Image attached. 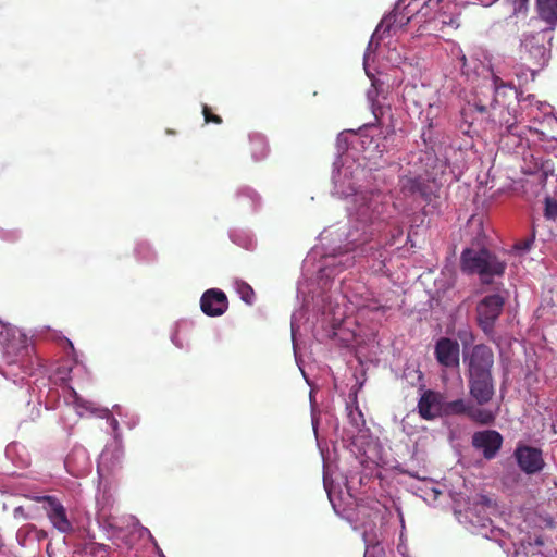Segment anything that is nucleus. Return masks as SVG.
<instances>
[{
	"mask_svg": "<svg viewBox=\"0 0 557 557\" xmlns=\"http://www.w3.org/2000/svg\"><path fill=\"white\" fill-rule=\"evenodd\" d=\"M123 458V447H122V440H113V442L104 447L102 450L97 472L98 478L100 479V482L104 480L106 474L104 470L113 469L114 467L119 466L121 460Z\"/></svg>",
	"mask_w": 557,
	"mask_h": 557,
	"instance_id": "20",
	"label": "nucleus"
},
{
	"mask_svg": "<svg viewBox=\"0 0 557 557\" xmlns=\"http://www.w3.org/2000/svg\"><path fill=\"white\" fill-rule=\"evenodd\" d=\"M469 395L478 407L483 408L495 395L493 374L468 377Z\"/></svg>",
	"mask_w": 557,
	"mask_h": 557,
	"instance_id": "16",
	"label": "nucleus"
},
{
	"mask_svg": "<svg viewBox=\"0 0 557 557\" xmlns=\"http://www.w3.org/2000/svg\"><path fill=\"white\" fill-rule=\"evenodd\" d=\"M491 76L481 86L474 98V108L481 114H487L493 126L506 127L515 132V124L533 119L540 102L534 95H523L511 83L505 82L500 71L491 69Z\"/></svg>",
	"mask_w": 557,
	"mask_h": 557,
	"instance_id": "2",
	"label": "nucleus"
},
{
	"mask_svg": "<svg viewBox=\"0 0 557 557\" xmlns=\"http://www.w3.org/2000/svg\"><path fill=\"white\" fill-rule=\"evenodd\" d=\"M534 239H535V233L532 232L530 235H528L515 243V245L512 246L513 251L519 256H522V255L529 252L534 244Z\"/></svg>",
	"mask_w": 557,
	"mask_h": 557,
	"instance_id": "35",
	"label": "nucleus"
},
{
	"mask_svg": "<svg viewBox=\"0 0 557 557\" xmlns=\"http://www.w3.org/2000/svg\"><path fill=\"white\" fill-rule=\"evenodd\" d=\"M66 471L73 476H84L91 470V460L87 449L75 445L64 460Z\"/></svg>",
	"mask_w": 557,
	"mask_h": 557,
	"instance_id": "18",
	"label": "nucleus"
},
{
	"mask_svg": "<svg viewBox=\"0 0 557 557\" xmlns=\"http://www.w3.org/2000/svg\"><path fill=\"white\" fill-rule=\"evenodd\" d=\"M236 198L238 201L247 202L251 210H256L261 201L258 193L248 186L238 188L236 191Z\"/></svg>",
	"mask_w": 557,
	"mask_h": 557,
	"instance_id": "33",
	"label": "nucleus"
},
{
	"mask_svg": "<svg viewBox=\"0 0 557 557\" xmlns=\"http://www.w3.org/2000/svg\"><path fill=\"white\" fill-rule=\"evenodd\" d=\"M462 272L478 274L483 284L491 283L493 276H500L506 269V262L486 248H466L460 257Z\"/></svg>",
	"mask_w": 557,
	"mask_h": 557,
	"instance_id": "5",
	"label": "nucleus"
},
{
	"mask_svg": "<svg viewBox=\"0 0 557 557\" xmlns=\"http://www.w3.org/2000/svg\"><path fill=\"white\" fill-rule=\"evenodd\" d=\"M251 145V157L255 161L264 159L268 154V144L261 134H251L249 136Z\"/></svg>",
	"mask_w": 557,
	"mask_h": 557,
	"instance_id": "32",
	"label": "nucleus"
},
{
	"mask_svg": "<svg viewBox=\"0 0 557 557\" xmlns=\"http://www.w3.org/2000/svg\"><path fill=\"white\" fill-rule=\"evenodd\" d=\"M379 173L367 170L351 153L337 156L332 171V194L350 200L347 231L337 234L329 250L322 253L317 247L302 263L304 280L315 275L319 294L313 295L321 312L320 323L329 337L336 335L348 312V304L355 309L385 312L389 307L380 302L361 282L352 283L347 276L332 290L335 277L356 263L381 273L389 258L388 248L397 245L403 227L392 221L394 208L387 194L375 184Z\"/></svg>",
	"mask_w": 557,
	"mask_h": 557,
	"instance_id": "1",
	"label": "nucleus"
},
{
	"mask_svg": "<svg viewBox=\"0 0 557 557\" xmlns=\"http://www.w3.org/2000/svg\"><path fill=\"white\" fill-rule=\"evenodd\" d=\"M362 539L366 544L364 557H387L373 530L363 531Z\"/></svg>",
	"mask_w": 557,
	"mask_h": 557,
	"instance_id": "28",
	"label": "nucleus"
},
{
	"mask_svg": "<svg viewBox=\"0 0 557 557\" xmlns=\"http://www.w3.org/2000/svg\"><path fill=\"white\" fill-rule=\"evenodd\" d=\"M36 537L34 539V544L40 543L45 539H47L48 534L45 530H40L36 527Z\"/></svg>",
	"mask_w": 557,
	"mask_h": 557,
	"instance_id": "46",
	"label": "nucleus"
},
{
	"mask_svg": "<svg viewBox=\"0 0 557 557\" xmlns=\"http://www.w3.org/2000/svg\"><path fill=\"white\" fill-rule=\"evenodd\" d=\"M13 517L15 519H23V520L30 519V515L26 512V510L23 506H17L14 508Z\"/></svg>",
	"mask_w": 557,
	"mask_h": 557,
	"instance_id": "44",
	"label": "nucleus"
},
{
	"mask_svg": "<svg viewBox=\"0 0 557 557\" xmlns=\"http://www.w3.org/2000/svg\"><path fill=\"white\" fill-rule=\"evenodd\" d=\"M171 341L180 349L188 347L187 341L185 338H181L177 330L172 333Z\"/></svg>",
	"mask_w": 557,
	"mask_h": 557,
	"instance_id": "42",
	"label": "nucleus"
},
{
	"mask_svg": "<svg viewBox=\"0 0 557 557\" xmlns=\"http://www.w3.org/2000/svg\"><path fill=\"white\" fill-rule=\"evenodd\" d=\"M297 290H298V296H299L300 294H302V295L305 296V295H306V293H307V292L305 290L304 283H301V282H299Z\"/></svg>",
	"mask_w": 557,
	"mask_h": 557,
	"instance_id": "49",
	"label": "nucleus"
},
{
	"mask_svg": "<svg viewBox=\"0 0 557 557\" xmlns=\"http://www.w3.org/2000/svg\"><path fill=\"white\" fill-rule=\"evenodd\" d=\"M536 11L547 27L555 29L557 26V0H536Z\"/></svg>",
	"mask_w": 557,
	"mask_h": 557,
	"instance_id": "22",
	"label": "nucleus"
},
{
	"mask_svg": "<svg viewBox=\"0 0 557 557\" xmlns=\"http://www.w3.org/2000/svg\"><path fill=\"white\" fill-rule=\"evenodd\" d=\"M5 457L17 468H25L30 463L29 455L20 443H10L5 447Z\"/></svg>",
	"mask_w": 557,
	"mask_h": 557,
	"instance_id": "25",
	"label": "nucleus"
},
{
	"mask_svg": "<svg viewBox=\"0 0 557 557\" xmlns=\"http://www.w3.org/2000/svg\"><path fill=\"white\" fill-rule=\"evenodd\" d=\"M235 284H236V289H237L238 294L240 295V298L247 304H252L255 293H253V289L251 288V286L243 281H236Z\"/></svg>",
	"mask_w": 557,
	"mask_h": 557,
	"instance_id": "37",
	"label": "nucleus"
},
{
	"mask_svg": "<svg viewBox=\"0 0 557 557\" xmlns=\"http://www.w3.org/2000/svg\"><path fill=\"white\" fill-rule=\"evenodd\" d=\"M418 409L424 419L435 418L441 409L438 396L431 391L424 393L418 403Z\"/></svg>",
	"mask_w": 557,
	"mask_h": 557,
	"instance_id": "24",
	"label": "nucleus"
},
{
	"mask_svg": "<svg viewBox=\"0 0 557 557\" xmlns=\"http://www.w3.org/2000/svg\"><path fill=\"white\" fill-rule=\"evenodd\" d=\"M36 534L35 524H24L16 532V541L22 547H29L34 545Z\"/></svg>",
	"mask_w": 557,
	"mask_h": 557,
	"instance_id": "34",
	"label": "nucleus"
},
{
	"mask_svg": "<svg viewBox=\"0 0 557 557\" xmlns=\"http://www.w3.org/2000/svg\"><path fill=\"white\" fill-rule=\"evenodd\" d=\"M346 490H347L348 495H350V493H349V486H347V485H346Z\"/></svg>",
	"mask_w": 557,
	"mask_h": 557,
	"instance_id": "58",
	"label": "nucleus"
},
{
	"mask_svg": "<svg viewBox=\"0 0 557 557\" xmlns=\"http://www.w3.org/2000/svg\"><path fill=\"white\" fill-rule=\"evenodd\" d=\"M202 112L205 115L206 123L213 122L220 124L222 122L220 116L210 113L209 107L207 104H203Z\"/></svg>",
	"mask_w": 557,
	"mask_h": 557,
	"instance_id": "43",
	"label": "nucleus"
},
{
	"mask_svg": "<svg viewBox=\"0 0 557 557\" xmlns=\"http://www.w3.org/2000/svg\"><path fill=\"white\" fill-rule=\"evenodd\" d=\"M432 493H433L434 499H436L437 496L441 494V492L436 488H432Z\"/></svg>",
	"mask_w": 557,
	"mask_h": 557,
	"instance_id": "55",
	"label": "nucleus"
},
{
	"mask_svg": "<svg viewBox=\"0 0 557 557\" xmlns=\"http://www.w3.org/2000/svg\"><path fill=\"white\" fill-rule=\"evenodd\" d=\"M553 30L548 27L524 34L521 39L522 59L530 62L537 69L531 70L532 78L548 64L552 51Z\"/></svg>",
	"mask_w": 557,
	"mask_h": 557,
	"instance_id": "8",
	"label": "nucleus"
},
{
	"mask_svg": "<svg viewBox=\"0 0 557 557\" xmlns=\"http://www.w3.org/2000/svg\"><path fill=\"white\" fill-rule=\"evenodd\" d=\"M375 92H376V91H375L374 89H370V90L368 91V99H369L371 102H373V99H374V95H375Z\"/></svg>",
	"mask_w": 557,
	"mask_h": 557,
	"instance_id": "52",
	"label": "nucleus"
},
{
	"mask_svg": "<svg viewBox=\"0 0 557 557\" xmlns=\"http://www.w3.org/2000/svg\"><path fill=\"white\" fill-rule=\"evenodd\" d=\"M513 457L519 469L528 475H533L544 469L545 462L540 448L518 444L513 451Z\"/></svg>",
	"mask_w": 557,
	"mask_h": 557,
	"instance_id": "13",
	"label": "nucleus"
},
{
	"mask_svg": "<svg viewBox=\"0 0 557 557\" xmlns=\"http://www.w3.org/2000/svg\"><path fill=\"white\" fill-rule=\"evenodd\" d=\"M36 499L42 503V508L54 529L64 534L71 533L74 530L65 507L55 496L45 495Z\"/></svg>",
	"mask_w": 557,
	"mask_h": 557,
	"instance_id": "12",
	"label": "nucleus"
},
{
	"mask_svg": "<svg viewBox=\"0 0 557 557\" xmlns=\"http://www.w3.org/2000/svg\"><path fill=\"white\" fill-rule=\"evenodd\" d=\"M70 399L79 416H83L84 411H89L94 414L99 416L100 418L106 419L108 424L112 429L113 440H122L119 421L112 416L111 411L108 408H98L94 401L84 399L73 388H71L70 392Z\"/></svg>",
	"mask_w": 557,
	"mask_h": 557,
	"instance_id": "14",
	"label": "nucleus"
},
{
	"mask_svg": "<svg viewBox=\"0 0 557 557\" xmlns=\"http://www.w3.org/2000/svg\"><path fill=\"white\" fill-rule=\"evenodd\" d=\"M520 474L515 470H507L506 473L503 476V482L506 485L515 484L519 481Z\"/></svg>",
	"mask_w": 557,
	"mask_h": 557,
	"instance_id": "41",
	"label": "nucleus"
},
{
	"mask_svg": "<svg viewBox=\"0 0 557 557\" xmlns=\"http://www.w3.org/2000/svg\"><path fill=\"white\" fill-rule=\"evenodd\" d=\"M544 216L548 221L557 220V200L552 197H546L544 202Z\"/></svg>",
	"mask_w": 557,
	"mask_h": 557,
	"instance_id": "38",
	"label": "nucleus"
},
{
	"mask_svg": "<svg viewBox=\"0 0 557 557\" xmlns=\"http://www.w3.org/2000/svg\"><path fill=\"white\" fill-rule=\"evenodd\" d=\"M503 435L496 430L476 431L472 435V446L482 453L486 460L494 459L503 446Z\"/></svg>",
	"mask_w": 557,
	"mask_h": 557,
	"instance_id": "15",
	"label": "nucleus"
},
{
	"mask_svg": "<svg viewBox=\"0 0 557 557\" xmlns=\"http://www.w3.org/2000/svg\"><path fill=\"white\" fill-rule=\"evenodd\" d=\"M107 479L99 481L98 492L96 495L97 513L96 520L99 527L108 534V539L113 541L117 546H132L131 534L139 528V521L134 516L116 515L114 508L115 498L110 488L107 486L101 490V485Z\"/></svg>",
	"mask_w": 557,
	"mask_h": 557,
	"instance_id": "3",
	"label": "nucleus"
},
{
	"mask_svg": "<svg viewBox=\"0 0 557 557\" xmlns=\"http://www.w3.org/2000/svg\"><path fill=\"white\" fill-rule=\"evenodd\" d=\"M463 363L467 367L468 377L492 374L493 350L484 344L474 345L469 352H463Z\"/></svg>",
	"mask_w": 557,
	"mask_h": 557,
	"instance_id": "11",
	"label": "nucleus"
},
{
	"mask_svg": "<svg viewBox=\"0 0 557 557\" xmlns=\"http://www.w3.org/2000/svg\"><path fill=\"white\" fill-rule=\"evenodd\" d=\"M542 156H535L533 153H530L529 156H524V168L523 172L529 175H539L540 170L536 168L540 165V160Z\"/></svg>",
	"mask_w": 557,
	"mask_h": 557,
	"instance_id": "36",
	"label": "nucleus"
},
{
	"mask_svg": "<svg viewBox=\"0 0 557 557\" xmlns=\"http://www.w3.org/2000/svg\"><path fill=\"white\" fill-rule=\"evenodd\" d=\"M539 164L540 165L536 168L537 170H540L539 175L544 180L554 174V162L549 158H545L542 156Z\"/></svg>",
	"mask_w": 557,
	"mask_h": 557,
	"instance_id": "39",
	"label": "nucleus"
},
{
	"mask_svg": "<svg viewBox=\"0 0 557 557\" xmlns=\"http://www.w3.org/2000/svg\"><path fill=\"white\" fill-rule=\"evenodd\" d=\"M69 346L73 349V344L71 341H67Z\"/></svg>",
	"mask_w": 557,
	"mask_h": 557,
	"instance_id": "57",
	"label": "nucleus"
},
{
	"mask_svg": "<svg viewBox=\"0 0 557 557\" xmlns=\"http://www.w3.org/2000/svg\"><path fill=\"white\" fill-rule=\"evenodd\" d=\"M434 355L436 361L444 368H459L460 348L457 341L449 337H441L436 341Z\"/></svg>",
	"mask_w": 557,
	"mask_h": 557,
	"instance_id": "17",
	"label": "nucleus"
},
{
	"mask_svg": "<svg viewBox=\"0 0 557 557\" xmlns=\"http://www.w3.org/2000/svg\"><path fill=\"white\" fill-rule=\"evenodd\" d=\"M397 550L399 554L401 555H405V552H406V545H404L403 543H400L398 546H397Z\"/></svg>",
	"mask_w": 557,
	"mask_h": 557,
	"instance_id": "51",
	"label": "nucleus"
},
{
	"mask_svg": "<svg viewBox=\"0 0 557 557\" xmlns=\"http://www.w3.org/2000/svg\"><path fill=\"white\" fill-rule=\"evenodd\" d=\"M228 307L227 297L218 288L206 290L200 298L201 311L208 317H220Z\"/></svg>",
	"mask_w": 557,
	"mask_h": 557,
	"instance_id": "19",
	"label": "nucleus"
},
{
	"mask_svg": "<svg viewBox=\"0 0 557 557\" xmlns=\"http://www.w3.org/2000/svg\"><path fill=\"white\" fill-rule=\"evenodd\" d=\"M397 512H398V517L400 520V527H401V532H403L405 530V520H404V516H403L400 508H397ZM400 536H403V533L400 534Z\"/></svg>",
	"mask_w": 557,
	"mask_h": 557,
	"instance_id": "48",
	"label": "nucleus"
},
{
	"mask_svg": "<svg viewBox=\"0 0 557 557\" xmlns=\"http://www.w3.org/2000/svg\"><path fill=\"white\" fill-rule=\"evenodd\" d=\"M491 508V500L485 496H480L479 500L469 506L463 513L468 523V529L478 535L487 540L496 542L500 547L507 546V533L493 524L487 515V509Z\"/></svg>",
	"mask_w": 557,
	"mask_h": 557,
	"instance_id": "6",
	"label": "nucleus"
},
{
	"mask_svg": "<svg viewBox=\"0 0 557 557\" xmlns=\"http://www.w3.org/2000/svg\"><path fill=\"white\" fill-rule=\"evenodd\" d=\"M113 409L119 416H122V407L120 405H114Z\"/></svg>",
	"mask_w": 557,
	"mask_h": 557,
	"instance_id": "54",
	"label": "nucleus"
},
{
	"mask_svg": "<svg viewBox=\"0 0 557 557\" xmlns=\"http://www.w3.org/2000/svg\"><path fill=\"white\" fill-rule=\"evenodd\" d=\"M323 485L333 509L338 512L342 500V491L339 490L337 492V486L334 484V481L325 469L323 472Z\"/></svg>",
	"mask_w": 557,
	"mask_h": 557,
	"instance_id": "30",
	"label": "nucleus"
},
{
	"mask_svg": "<svg viewBox=\"0 0 557 557\" xmlns=\"http://www.w3.org/2000/svg\"><path fill=\"white\" fill-rule=\"evenodd\" d=\"M139 532H140V535H141V534H144V533H146V534L149 536V539L151 540V542L154 544V546H156V548H157V552H158L159 556L164 557V555H163L162 550H161V549L159 548V546L157 545L156 540H154V539H153V536L151 535L150 531H149L147 528L140 527V528H139Z\"/></svg>",
	"mask_w": 557,
	"mask_h": 557,
	"instance_id": "45",
	"label": "nucleus"
},
{
	"mask_svg": "<svg viewBox=\"0 0 557 557\" xmlns=\"http://www.w3.org/2000/svg\"><path fill=\"white\" fill-rule=\"evenodd\" d=\"M306 318V311L304 309H299L293 312L290 318V332H292V342H293V350L297 366L299 367L301 373L305 375V372L300 364L299 357V343L298 335L300 329V321Z\"/></svg>",
	"mask_w": 557,
	"mask_h": 557,
	"instance_id": "26",
	"label": "nucleus"
},
{
	"mask_svg": "<svg viewBox=\"0 0 557 557\" xmlns=\"http://www.w3.org/2000/svg\"><path fill=\"white\" fill-rule=\"evenodd\" d=\"M417 14H421L423 17H429V12H423L422 8H420V3L413 2L412 0H406L404 2L403 0H397L394 10L381 21L373 35L371 36L363 55V69L368 77L372 81V87L374 89L375 81L370 67L371 62L374 61L373 54L379 46V41L386 33L396 34L398 29H401L404 26H406Z\"/></svg>",
	"mask_w": 557,
	"mask_h": 557,
	"instance_id": "4",
	"label": "nucleus"
},
{
	"mask_svg": "<svg viewBox=\"0 0 557 557\" xmlns=\"http://www.w3.org/2000/svg\"><path fill=\"white\" fill-rule=\"evenodd\" d=\"M442 410L448 416L466 414L471 421L480 425L493 424L498 413V408L496 410L481 408L474 405L471 400H466L463 398L445 403Z\"/></svg>",
	"mask_w": 557,
	"mask_h": 557,
	"instance_id": "10",
	"label": "nucleus"
},
{
	"mask_svg": "<svg viewBox=\"0 0 557 557\" xmlns=\"http://www.w3.org/2000/svg\"><path fill=\"white\" fill-rule=\"evenodd\" d=\"M312 426H313V431H314L315 436H318L317 421H315L314 416L312 417Z\"/></svg>",
	"mask_w": 557,
	"mask_h": 557,
	"instance_id": "53",
	"label": "nucleus"
},
{
	"mask_svg": "<svg viewBox=\"0 0 557 557\" xmlns=\"http://www.w3.org/2000/svg\"><path fill=\"white\" fill-rule=\"evenodd\" d=\"M347 418L350 429H347L346 433L347 436L355 442L359 436H364L363 433L367 432L364 430L366 421L363 419L362 412L358 408L352 409L347 406Z\"/></svg>",
	"mask_w": 557,
	"mask_h": 557,
	"instance_id": "23",
	"label": "nucleus"
},
{
	"mask_svg": "<svg viewBox=\"0 0 557 557\" xmlns=\"http://www.w3.org/2000/svg\"><path fill=\"white\" fill-rule=\"evenodd\" d=\"M425 157L428 162L434 163L430 169H425L429 178L426 180L422 176H401L399 178V189L405 197L421 198L423 201L430 202L433 190L429 181L432 180L434 182L440 175H443L448 163L447 160H441L431 152H425Z\"/></svg>",
	"mask_w": 557,
	"mask_h": 557,
	"instance_id": "7",
	"label": "nucleus"
},
{
	"mask_svg": "<svg viewBox=\"0 0 557 557\" xmlns=\"http://www.w3.org/2000/svg\"><path fill=\"white\" fill-rule=\"evenodd\" d=\"M505 302V297L498 293L486 295L478 302L476 321L485 335L494 334L496 321L504 310Z\"/></svg>",
	"mask_w": 557,
	"mask_h": 557,
	"instance_id": "9",
	"label": "nucleus"
},
{
	"mask_svg": "<svg viewBox=\"0 0 557 557\" xmlns=\"http://www.w3.org/2000/svg\"><path fill=\"white\" fill-rule=\"evenodd\" d=\"M21 234L18 230L15 228H4L0 227V239L4 242H16L20 238Z\"/></svg>",
	"mask_w": 557,
	"mask_h": 557,
	"instance_id": "40",
	"label": "nucleus"
},
{
	"mask_svg": "<svg viewBox=\"0 0 557 557\" xmlns=\"http://www.w3.org/2000/svg\"><path fill=\"white\" fill-rule=\"evenodd\" d=\"M327 234H329V231H326V230L324 232H322L321 233L322 239H325L327 237Z\"/></svg>",
	"mask_w": 557,
	"mask_h": 557,
	"instance_id": "56",
	"label": "nucleus"
},
{
	"mask_svg": "<svg viewBox=\"0 0 557 557\" xmlns=\"http://www.w3.org/2000/svg\"><path fill=\"white\" fill-rule=\"evenodd\" d=\"M50 544L47 545V553L49 554Z\"/></svg>",
	"mask_w": 557,
	"mask_h": 557,
	"instance_id": "59",
	"label": "nucleus"
},
{
	"mask_svg": "<svg viewBox=\"0 0 557 557\" xmlns=\"http://www.w3.org/2000/svg\"><path fill=\"white\" fill-rule=\"evenodd\" d=\"M362 133L363 128H360L359 133H354L352 131H344L339 133L336 139L338 156H344L346 153L355 156L352 151L355 147L350 148V145L355 146L356 141L361 139Z\"/></svg>",
	"mask_w": 557,
	"mask_h": 557,
	"instance_id": "27",
	"label": "nucleus"
},
{
	"mask_svg": "<svg viewBox=\"0 0 557 557\" xmlns=\"http://www.w3.org/2000/svg\"><path fill=\"white\" fill-rule=\"evenodd\" d=\"M107 546L106 545H101V549L106 550Z\"/></svg>",
	"mask_w": 557,
	"mask_h": 557,
	"instance_id": "60",
	"label": "nucleus"
},
{
	"mask_svg": "<svg viewBox=\"0 0 557 557\" xmlns=\"http://www.w3.org/2000/svg\"><path fill=\"white\" fill-rule=\"evenodd\" d=\"M139 422V418L137 416H133L128 421H126V425L129 428V429H133L135 428Z\"/></svg>",
	"mask_w": 557,
	"mask_h": 557,
	"instance_id": "47",
	"label": "nucleus"
},
{
	"mask_svg": "<svg viewBox=\"0 0 557 557\" xmlns=\"http://www.w3.org/2000/svg\"><path fill=\"white\" fill-rule=\"evenodd\" d=\"M230 238L235 245L246 250H253L257 246L253 234L248 230H232L230 231Z\"/></svg>",
	"mask_w": 557,
	"mask_h": 557,
	"instance_id": "29",
	"label": "nucleus"
},
{
	"mask_svg": "<svg viewBox=\"0 0 557 557\" xmlns=\"http://www.w3.org/2000/svg\"><path fill=\"white\" fill-rule=\"evenodd\" d=\"M504 131H502V141L508 146L509 148H516V149H524L529 146V139L527 137V133L534 132L539 135L540 140H545L546 135L543 132H540L537 129H533L531 127H521L518 125V123L515 124V132H509L506 127H503Z\"/></svg>",
	"mask_w": 557,
	"mask_h": 557,
	"instance_id": "21",
	"label": "nucleus"
},
{
	"mask_svg": "<svg viewBox=\"0 0 557 557\" xmlns=\"http://www.w3.org/2000/svg\"><path fill=\"white\" fill-rule=\"evenodd\" d=\"M134 256L139 262L151 263L157 260V252L147 240H138L134 248Z\"/></svg>",
	"mask_w": 557,
	"mask_h": 557,
	"instance_id": "31",
	"label": "nucleus"
},
{
	"mask_svg": "<svg viewBox=\"0 0 557 557\" xmlns=\"http://www.w3.org/2000/svg\"><path fill=\"white\" fill-rule=\"evenodd\" d=\"M531 557H555V556L539 552V553H533Z\"/></svg>",
	"mask_w": 557,
	"mask_h": 557,
	"instance_id": "50",
	"label": "nucleus"
}]
</instances>
